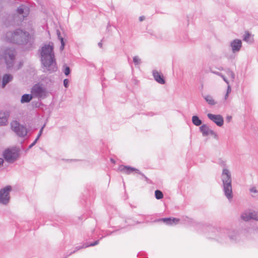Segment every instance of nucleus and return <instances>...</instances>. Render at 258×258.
Instances as JSON below:
<instances>
[{"instance_id":"c03bdc74","label":"nucleus","mask_w":258,"mask_h":258,"mask_svg":"<svg viewBox=\"0 0 258 258\" xmlns=\"http://www.w3.org/2000/svg\"><path fill=\"white\" fill-rule=\"evenodd\" d=\"M35 145V144L33 142V143H32L28 147V150H29L31 148H32L34 145Z\"/></svg>"},{"instance_id":"2eb2a0df","label":"nucleus","mask_w":258,"mask_h":258,"mask_svg":"<svg viewBox=\"0 0 258 258\" xmlns=\"http://www.w3.org/2000/svg\"><path fill=\"white\" fill-rule=\"evenodd\" d=\"M156 222H164L166 225H176L178 222H179V219L176 218H160L156 220L155 221Z\"/></svg>"},{"instance_id":"ea45409f","label":"nucleus","mask_w":258,"mask_h":258,"mask_svg":"<svg viewBox=\"0 0 258 258\" xmlns=\"http://www.w3.org/2000/svg\"><path fill=\"white\" fill-rule=\"evenodd\" d=\"M40 103H41V102L39 101H38L36 103H34V102H32L33 106H34L36 107H39Z\"/></svg>"},{"instance_id":"aec40b11","label":"nucleus","mask_w":258,"mask_h":258,"mask_svg":"<svg viewBox=\"0 0 258 258\" xmlns=\"http://www.w3.org/2000/svg\"><path fill=\"white\" fill-rule=\"evenodd\" d=\"M209 130L210 128L209 126L205 124L202 125L200 127V131L202 133V135L203 137H206L209 135L208 131H209Z\"/></svg>"},{"instance_id":"1a4fd4ad","label":"nucleus","mask_w":258,"mask_h":258,"mask_svg":"<svg viewBox=\"0 0 258 258\" xmlns=\"http://www.w3.org/2000/svg\"><path fill=\"white\" fill-rule=\"evenodd\" d=\"M31 93L34 97L45 98L46 96L47 91L45 88L39 84H35L31 89Z\"/></svg>"},{"instance_id":"7c9ffc66","label":"nucleus","mask_w":258,"mask_h":258,"mask_svg":"<svg viewBox=\"0 0 258 258\" xmlns=\"http://www.w3.org/2000/svg\"><path fill=\"white\" fill-rule=\"evenodd\" d=\"M140 174L147 182H150V180L146 175L140 171V173H138Z\"/></svg>"},{"instance_id":"39448f33","label":"nucleus","mask_w":258,"mask_h":258,"mask_svg":"<svg viewBox=\"0 0 258 258\" xmlns=\"http://www.w3.org/2000/svg\"><path fill=\"white\" fill-rule=\"evenodd\" d=\"M16 51L15 48L7 47L4 49H0V60L4 59L7 68H12L16 58Z\"/></svg>"},{"instance_id":"393cba45","label":"nucleus","mask_w":258,"mask_h":258,"mask_svg":"<svg viewBox=\"0 0 258 258\" xmlns=\"http://www.w3.org/2000/svg\"><path fill=\"white\" fill-rule=\"evenodd\" d=\"M155 196L156 199L160 200L163 198V194L161 190L157 189L155 191Z\"/></svg>"},{"instance_id":"0eeeda50","label":"nucleus","mask_w":258,"mask_h":258,"mask_svg":"<svg viewBox=\"0 0 258 258\" xmlns=\"http://www.w3.org/2000/svg\"><path fill=\"white\" fill-rule=\"evenodd\" d=\"M11 127L19 137H24L28 133L26 127L21 125L17 121H14L11 123Z\"/></svg>"},{"instance_id":"c9c22d12","label":"nucleus","mask_w":258,"mask_h":258,"mask_svg":"<svg viewBox=\"0 0 258 258\" xmlns=\"http://www.w3.org/2000/svg\"><path fill=\"white\" fill-rule=\"evenodd\" d=\"M249 191L251 194H257L258 191L256 189L255 187H252L249 189Z\"/></svg>"},{"instance_id":"e433bc0d","label":"nucleus","mask_w":258,"mask_h":258,"mask_svg":"<svg viewBox=\"0 0 258 258\" xmlns=\"http://www.w3.org/2000/svg\"><path fill=\"white\" fill-rule=\"evenodd\" d=\"M218 163L219 165L223 167H225L226 165V161L222 160L221 159L219 160Z\"/></svg>"},{"instance_id":"7ed1b4c3","label":"nucleus","mask_w":258,"mask_h":258,"mask_svg":"<svg viewBox=\"0 0 258 258\" xmlns=\"http://www.w3.org/2000/svg\"><path fill=\"white\" fill-rule=\"evenodd\" d=\"M7 41L18 45H25L27 44L32 45L31 36L30 33L21 29H17L14 31H9L6 34Z\"/></svg>"},{"instance_id":"20e7f679","label":"nucleus","mask_w":258,"mask_h":258,"mask_svg":"<svg viewBox=\"0 0 258 258\" xmlns=\"http://www.w3.org/2000/svg\"><path fill=\"white\" fill-rule=\"evenodd\" d=\"M222 188L225 196L230 201L233 198L232 178L230 171L226 168H223L221 175Z\"/></svg>"},{"instance_id":"9d476101","label":"nucleus","mask_w":258,"mask_h":258,"mask_svg":"<svg viewBox=\"0 0 258 258\" xmlns=\"http://www.w3.org/2000/svg\"><path fill=\"white\" fill-rule=\"evenodd\" d=\"M207 116L209 119L213 121L217 126H222L223 125L224 119L221 115L208 113Z\"/></svg>"},{"instance_id":"ddd939ff","label":"nucleus","mask_w":258,"mask_h":258,"mask_svg":"<svg viewBox=\"0 0 258 258\" xmlns=\"http://www.w3.org/2000/svg\"><path fill=\"white\" fill-rule=\"evenodd\" d=\"M118 170L126 174H130L134 171L137 173H140V170L139 169L127 165H120L118 167Z\"/></svg>"},{"instance_id":"412c9836","label":"nucleus","mask_w":258,"mask_h":258,"mask_svg":"<svg viewBox=\"0 0 258 258\" xmlns=\"http://www.w3.org/2000/svg\"><path fill=\"white\" fill-rule=\"evenodd\" d=\"M204 98L206 101L210 105H215L216 102L214 100L213 97L211 95H207L203 96Z\"/></svg>"},{"instance_id":"9b49d317","label":"nucleus","mask_w":258,"mask_h":258,"mask_svg":"<svg viewBox=\"0 0 258 258\" xmlns=\"http://www.w3.org/2000/svg\"><path fill=\"white\" fill-rule=\"evenodd\" d=\"M241 218L244 221H248L251 219L258 221V212L255 211H245L241 214Z\"/></svg>"},{"instance_id":"de8ad7c7","label":"nucleus","mask_w":258,"mask_h":258,"mask_svg":"<svg viewBox=\"0 0 258 258\" xmlns=\"http://www.w3.org/2000/svg\"><path fill=\"white\" fill-rule=\"evenodd\" d=\"M4 163V159L3 158H0V167L3 165Z\"/></svg>"},{"instance_id":"4c0bfd02","label":"nucleus","mask_w":258,"mask_h":258,"mask_svg":"<svg viewBox=\"0 0 258 258\" xmlns=\"http://www.w3.org/2000/svg\"><path fill=\"white\" fill-rule=\"evenodd\" d=\"M45 126V125L44 124L42 127L41 128H40L39 132V133L37 136V138H38L39 139V138L40 137V136H41L42 134V132H43V128Z\"/></svg>"},{"instance_id":"5701e85b","label":"nucleus","mask_w":258,"mask_h":258,"mask_svg":"<svg viewBox=\"0 0 258 258\" xmlns=\"http://www.w3.org/2000/svg\"><path fill=\"white\" fill-rule=\"evenodd\" d=\"M86 247H87V245H86V244H84L82 245L77 246L75 247V250L71 251L69 254H67L64 258H67V256L71 255L72 254L75 253L76 251H77L78 250H79L82 248H86Z\"/></svg>"},{"instance_id":"cd10ccee","label":"nucleus","mask_w":258,"mask_h":258,"mask_svg":"<svg viewBox=\"0 0 258 258\" xmlns=\"http://www.w3.org/2000/svg\"><path fill=\"white\" fill-rule=\"evenodd\" d=\"M115 228H116V229L112 231H107L106 235H107V236L111 235V234H113L114 233H116L117 232H118L120 230V229L119 227H117V226H115Z\"/></svg>"},{"instance_id":"c756f323","label":"nucleus","mask_w":258,"mask_h":258,"mask_svg":"<svg viewBox=\"0 0 258 258\" xmlns=\"http://www.w3.org/2000/svg\"><path fill=\"white\" fill-rule=\"evenodd\" d=\"M22 7H23V6L18 7L16 10L17 13L20 15L23 14L24 12V10Z\"/></svg>"},{"instance_id":"58836bf2","label":"nucleus","mask_w":258,"mask_h":258,"mask_svg":"<svg viewBox=\"0 0 258 258\" xmlns=\"http://www.w3.org/2000/svg\"><path fill=\"white\" fill-rule=\"evenodd\" d=\"M56 34H57V38L58 39L60 40V41L61 42V38H63V37H62L61 36V34H60V32L59 30H57L56 31Z\"/></svg>"},{"instance_id":"a19ab883","label":"nucleus","mask_w":258,"mask_h":258,"mask_svg":"<svg viewBox=\"0 0 258 258\" xmlns=\"http://www.w3.org/2000/svg\"><path fill=\"white\" fill-rule=\"evenodd\" d=\"M229 74H230L231 77L232 79H234V78H235L234 73L232 71H229Z\"/></svg>"},{"instance_id":"f03ea898","label":"nucleus","mask_w":258,"mask_h":258,"mask_svg":"<svg viewBox=\"0 0 258 258\" xmlns=\"http://www.w3.org/2000/svg\"><path fill=\"white\" fill-rule=\"evenodd\" d=\"M53 49L52 43L45 44L40 51L41 64L45 69L44 72L53 73L58 70Z\"/></svg>"},{"instance_id":"a211bd4d","label":"nucleus","mask_w":258,"mask_h":258,"mask_svg":"<svg viewBox=\"0 0 258 258\" xmlns=\"http://www.w3.org/2000/svg\"><path fill=\"white\" fill-rule=\"evenodd\" d=\"M13 79L12 75L10 74H5L2 79V87L4 88L6 84L9 83Z\"/></svg>"},{"instance_id":"473e14b6","label":"nucleus","mask_w":258,"mask_h":258,"mask_svg":"<svg viewBox=\"0 0 258 258\" xmlns=\"http://www.w3.org/2000/svg\"><path fill=\"white\" fill-rule=\"evenodd\" d=\"M60 43H61V45L60 46V50H63L64 48V45H65V42H64L63 38H61Z\"/></svg>"},{"instance_id":"f257e3e1","label":"nucleus","mask_w":258,"mask_h":258,"mask_svg":"<svg viewBox=\"0 0 258 258\" xmlns=\"http://www.w3.org/2000/svg\"><path fill=\"white\" fill-rule=\"evenodd\" d=\"M195 227L198 232L203 233L207 238L221 243H234L239 239L238 232L233 229L217 228L202 223H196Z\"/></svg>"},{"instance_id":"864d4df0","label":"nucleus","mask_w":258,"mask_h":258,"mask_svg":"<svg viewBox=\"0 0 258 258\" xmlns=\"http://www.w3.org/2000/svg\"><path fill=\"white\" fill-rule=\"evenodd\" d=\"M24 17H27V15L26 16H23Z\"/></svg>"},{"instance_id":"4468645a","label":"nucleus","mask_w":258,"mask_h":258,"mask_svg":"<svg viewBox=\"0 0 258 258\" xmlns=\"http://www.w3.org/2000/svg\"><path fill=\"white\" fill-rule=\"evenodd\" d=\"M119 220L124 221V224H120L119 225L117 226V227H119L120 230L125 228L127 226H133L135 224H140L142 222L136 221L135 220H133L132 218H127L125 219H123L122 218H119Z\"/></svg>"},{"instance_id":"423d86ee","label":"nucleus","mask_w":258,"mask_h":258,"mask_svg":"<svg viewBox=\"0 0 258 258\" xmlns=\"http://www.w3.org/2000/svg\"><path fill=\"white\" fill-rule=\"evenodd\" d=\"M5 160L9 163H14L19 156V151L15 149H7L3 154Z\"/></svg>"},{"instance_id":"b1692460","label":"nucleus","mask_w":258,"mask_h":258,"mask_svg":"<svg viewBox=\"0 0 258 258\" xmlns=\"http://www.w3.org/2000/svg\"><path fill=\"white\" fill-rule=\"evenodd\" d=\"M71 69L66 64H64L62 66V72L66 76H69L71 73Z\"/></svg>"},{"instance_id":"4be33fe9","label":"nucleus","mask_w":258,"mask_h":258,"mask_svg":"<svg viewBox=\"0 0 258 258\" xmlns=\"http://www.w3.org/2000/svg\"><path fill=\"white\" fill-rule=\"evenodd\" d=\"M192 122L196 126H200L202 123V121L197 115H194L192 117Z\"/></svg>"},{"instance_id":"37998d69","label":"nucleus","mask_w":258,"mask_h":258,"mask_svg":"<svg viewBox=\"0 0 258 258\" xmlns=\"http://www.w3.org/2000/svg\"><path fill=\"white\" fill-rule=\"evenodd\" d=\"M226 119L227 122H230L231 121V120L232 119V117L231 116H227L226 117Z\"/></svg>"},{"instance_id":"8fccbe9b","label":"nucleus","mask_w":258,"mask_h":258,"mask_svg":"<svg viewBox=\"0 0 258 258\" xmlns=\"http://www.w3.org/2000/svg\"><path fill=\"white\" fill-rule=\"evenodd\" d=\"M39 140V138L36 137V138L35 139V140L33 141V142L36 144L37 141Z\"/></svg>"},{"instance_id":"a878e982","label":"nucleus","mask_w":258,"mask_h":258,"mask_svg":"<svg viewBox=\"0 0 258 258\" xmlns=\"http://www.w3.org/2000/svg\"><path fill=\"white\" fill-rule=\"evenodd\" d=\"M211 72L213 74H215L220 76V77H221L223 79V80L225 82H226L227 84H229V81L222 73L218 72H215V71H211Z\"/></svg>"},{"instance_id":"a18cd8bd","label":"nucleus","mask_w":258,"mask_h":258,"mask_svg":"<svg viewBox=\"0 0 258 258\" xmlns=\"http://www.w3.org/2000/svg\"><path fill=\"white\" fill-rule=\"evenodd\" d=\"M145 17H144V16H140V17H139V21H140V22H142V21H143V20H145Z\"/></svg>"},{"instance_id":"f3484780","label":"nucleus","mask_w":258,"mask_h":258,"mask_svg":"<svg viewBox=\"0 0 258 258\" xmlns=\"http://www.w3.org/2000/svg\"><path fill=\"white\" fill-rule=\"evenodd\" d=\"M9 114L6 111H0V126L5 125L8 123Z\"/></svg>"},{"instance_id":"603ef678","label":"nucleus","mask_w":258,"mask_h":258,"mask_svg":"<svg viewBox=\"0 0 258 258\" xmlns=\"http://www.w3.org/2000/svg\"><path fill=\"white\" fill-rule=\"evenodd\" d=\"M151 116H153V113H151V114H150Z\"/></svg>"},{"instance_id":"3c124183","label":"nucleus","mask_w":258,"mask_h":258,"mask_svg":"<svg viewBox=\"0 0 258 258\" xmlns=\"http://www.w3.org/2000/svg\"><path fill=\"white\" fill-rule=\"evenodd\" d=\"M110 161H111L112 163H114V164L115 163V161L113 159H112V158H111V159H110Z\"/></svg>"},{"instance_id":"49530a36","label":"nucleus","mask_w":258,"mask_h":258,"mask_svg":"<svg viewBox=\"0 0 258 258\" xmlns=\"http://www.w3.org/2000/svg\"><path fill=\"white\" fill-rule=\"evenodd\" d=\"M229 93H226V94L224 96V100H227V99L228 98V97L229 96Z\"/></svg>"},{"instance_id":"f704fd0d","label":"nucleus","mask_w":258,"mask_h":258,"mask_svg":"<svg viewBox=\"0 0 258 258\" xmlns=\"http://www.w3.org/2000/svg\"><path fill=\"white\" fill-rule=\"evenodd\" d=\"M208 133H209V135H211L214 136L215 138H216L217 137V134L213 130L210 129L209 131H208Z\"/></svg>"},{"instance_id":"dca6fc26","label":"nucleus","mask_w":258,"mask_h":258,"mask_svg":"<svg viewBox=\"0 0 258 258\" xmlns=\"http://www.w3.org/2000/svg\"><path fill=\"white\" fill-rule=\"evenodd\" d=\"M152 75L155 80L158 83L163 85L165 84V80L163 75L156 70L152 71Z\"/></svg>"},{"instance_id":"6e6552de","label":"nucleus","mask_w":258,"mask_h":258,"mask_svg":"<svg viewBox=\"0 0 258 258\" xmlns=\"http://www.w3.org/2000/svg\"><path fill=\"white\" fill-rule=\"evenodd\" d=\"M12 187L7 185L0 189V204L4 205H7L10 200V192L12 190Z\"/></svg>"},{"instance_id":"c85d7f7f","label":"nucleus","mask_w":258,"mask_h":258,"mask_svg":"<svg viewBox=\"0 0 258 258\" xmlns=\"http://www.w3.org/2000/svg\"><path fill=\"white\" fill-rule=\"evenodd\" d=\"M133 62L135 63V64L137 66L141 63V60L138 56H135L133 57Z\"/></svg>"},{"instance_id":"72a5a7b5","label":"nucleus","mask_w":258,"mask_h":258,"mask_svg":"<svg viewBox=\"0 0 258 258\" xmlns=\"http://www.w3.org/2000/svg\"><path fill=\"white\" fill-rule=\"evenodd\" d=\"M69 80L68 79H65L63 80V86L65 88H68L69 87Z\"/></svg>"},{"instance_id":"09e8293b","label":"nucleus","mask_w":258,"mask_h":258,"mask_svg":"<svg viewBox=\"0 0 258 258\" xmlns=\"http://www.w3.org/2000/svg\"><path fill=\"white\" fill-rule=\"evenodd\" d=\"M98 45L99 47H100V48L102 47V43L101 42H99L98 43Z\"/></svg>"},{"instance_id":"79ce46f5","label":"nucleus","mask_w":258,"mask_h":258,"mask_svg":"<svg viewBox=\"0 0 258 258\" xmlns=\"http://www.w3.org/2000/svg\"><path fill=\"white\" fill-rule=\"evenodd\" d=\"M231 91V87L230 85H228V87H227V92L226 93H230Z\"/></svg>"},{"instance_id":"bb28decb","label":"nucleus","mask_w":258,"mask_h":258,"mask_svg":"<svg viewBox=\"0 0 258 258\" xmlns=\"http://www.w3.org/2000/svg\"><path fill=\"white\" fill-rule=\"evenodd\" d=\"M250 34L248 32H245L243 37V40L247 42H250Z\"/></svg>"},{"instance_id":"2f4dec72","label":"nucleus","mask_w":258,"mask_h":258,"mask_svg":"<svg viewBox=\"0 0 258 258\" xmlns=\"http://www.w3.org/2000/svg\"><path fill=\"white\" fill-rule=\"evenodd\" d=\"M99 240H97L94 241L93 242L90 243L88 245L86 244V245H87V247L89 246H94L97 245L99 243Z\"/></svg>"},{"instance_id":"6ab92c4d","label":"nucleus","mask_w":258,"mask_h":258,"mask_svg":"<svg viewBox=\"0 0 258 258\" xmlns=\"http://www.w3.org/2000/svg\"><path fill=\"white\" fill-rule=\"evenodd\" d=\"M33 97L34 96L32 93L31 94H25L22 96L21 102L22 103H28L32 99Z\"/></svg>"},{"instance_id":"f8f14e48","label":"nucleus","mask_w":258,"mask_h":258,"mask_svg":"<svg viewBox=\"0 0 258 258\" xmlns=\"http://www.w3.org/2000/svg\"><path fill=\"white\" fill-rule=\"evenodd\" d=\"M230 47L233 53H236L240 51L242 47L241 40L235 39L230 42Z\"/></svg>"}]
</instances>
